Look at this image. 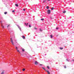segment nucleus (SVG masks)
<instances>
[{
    "mask_svg": "<svg viewBox=\"0 0 74 74\" xmlns=\"http://www.w3.org/2000/svg\"><path fill=\"white\" fill-rule=\"evenodd\" d=\"M44 18H42V19H41V21H44Z\"/></svg>",
    "mask_w": 74,
    "mask_h": 74,
    "instance_id": "4be33fe9",
    "label": "nucleus"
},
{
    "mask_svg": "<svg viewBox=\"0 0 74 74\" xmlns=\"http://www.w3.org/2000/svg\"><path fill=\"white\" fill-rule=\"evenodd\" d=\"M42 69L43 70H45V71H47V72L48 74H50V73L49 72V71H47L46 70V69H45V68H44L43 67H42Z\"/></svg>",
    "mask_w": 74,
    "mask_h": 74,
    "instance_id": "f257e3e1",
    "label": "nucleus"
},
{
    "mask_svg": "<svg viewBox=\"0 0 74 74\" xmlns=\"http://www.w3.org/2000/svg\"><path fill=\"white\" fill-rule=\"evenodd\" d=\"M23 10V11H25V9H24Z\"/></svg>",
    "mask_w": 74,
    "mask_h": 74,
    "instance_id": "f704fd0d",
    "label": "nucleus"
},
{
    "mask_svg": "<svg viewBox=\"0 0 74 74\" xmlns=\"http://www.w3.org/2000/svg\"><path fill=\"white\" fill-rule=\"evenodd\" d=\"M10 42H12V45H14V42H13V40H12V38H10Z\"/></svg>",
    "mask_w": 74,
    "mask_h": 74,
    "instance_id": "f03ea898",
    "label": "nucleus"
},
{
    "mask_svg": "<svg viewBox=\"0 0 74 74\" xmlns=\"http://www.w3.org/2000/svg\"><path fill=\"white\" fill-rule=\"evenodd\" d=\"M25 25H26V23H25Z\"/></svg>",
    "mask_w": 74,
    "mask_h": 74,
    "instance_id": "e433bc0d",
    "label": "nucleus"
},
{
    "mask_svg": "<svg viewBox=\"0 0 74 74\" xmlns=\"http://www.w3.org/2000/svg\"><path fill=\"white\" fill-rule=\"evenodd\" d=\"M12 12H15V10H12Z\"/></svg>",
    "mask_w": 74,
    "mask_h": 74,
    "instance_id": "bb28decb",
    "label": "nucleus"
},
{
    "mask_svg": "<svg viewBox=\"0 0 74 74\" xmlns=\"http://www.w3.org/2000/svg\"><path fill=\"white\" fill-rule=\"evenodd\" d=\"M47 0V1H51V0Z\"/></svg>",
    "mask_w": 74,
    "mask_h": 74,
    "instance_id": "c9c22d12",
    "label": "nucleus"
},
{
    "mask_svg": "<svg viewBox=\"0 0 74 74\" xmlns=\"http://www.w3.org/2000/svg\"><path fill=\"white\" fill-rule=\"evenodd\" d=\"M47 68L48 69H49V66H47Z\"/></svg>",
    "mask_w": 74,
    "mask_h": 74,
    "instance_id": "2eb2a0df",
    "label": "nucleus"
},
{
    "mask_svg": "<svg viewBox=\"0 0 74 74\" xmlns=\"http://www.w3.org/2000/svg\"><path fill=\"white\" fill-rule=\"evenodd\" d=\"M51 10H54V8L52 7L51 8Z\"/></svg>",
    "mask_w": 74,
    "mask_h": 74,
    "instance_id": "9d476101",
    "label": "nucleus"
},
{
    "mask_svg": "<svg viewBox=\"0 0 74 74\" xmlns=\"http://www.w3.org/2000/svg\"><path fill=\"white\" fill-rule=\"evenodd\" d=\"M43 3H45L46 2V0H44L43 1Z\"/></svg>",
    "mask_w": 74,
    "mask_h": 74,
    "instance_id": "412c9836",
    "label": "nucleus"
},
{
    "mask_svg": "<svg viewBox=\"0 0 74 74\" xmlns=\"http://www.w3.org/2000/svg\"><path fill=\"white\" fill-rule=\"evenodd\" d=\"M73 60V61H74V60Z\"/></svg>",
    "mask_w": 74,
    "mask_h": 74,
    "instance_id": "4c0bfd02",
    "label": "nucleus"
},
{
    "mask_svg": "<svg viewBox=\"0 0 74 74\" xmlns=\"http://www.w3.org/2000/svg\"><path fill=\"white\" fill-rule=\"evenodd\" d=\"M15 48H16V50H18V47H15Z\"/></svg>",
    "mask_w": 74,
    "mask_h": 74,
    "instance_id": "aec40b11",
    "label": "nucleus"
},
{
    "mask_svg": "<svg viewBox=\"0 0 74 74\" xmlns=\"http://www.w3.org/2000/svg\"><path fill=\"white\" fill-rule=\"evenodd\" d=\"M29 27H31V25H30V24L29 25Z\"/></svg>",
    "mask_w": 74,
    "mask_h": 74,
    "instance_id": "a878e982",
    "label": "nucleus"
},
{
    "mask_svg": "<svg viewBox=\"0 0 74 74\" xmlns=\"http://www.w3.org/2000/svg\"><path fill=\"white\" fill-rule=\"evenodd\" d=\"M49 6H48L46 7V8H47V9H49Z\"/></svg>",
    "mask_w": 74,
    "mask_h": 74,
    "instance_id": "f8f14e48",
    "label": "nucleus"
},
{
    "mask_svg": "<svg viewBox=\"0 0 74 74\" xmlns=\"http://www.w3.org/2000/svg\"><path fill=\"white\" fill-rule=\"evenodd\" d=\"M66 11H64L63 13L64 14H65V13H66Z\"/></svg>",
    "mask_w": 74,
    "mask_h": 74,
    "instance_id": "1a4fd4ad",
    "label": "nucleus"
},
{
    "mask_svg": "<svg viewBox=\"0 0 74 74\" xmlns=\"http://www.w3.org/2000/svg\"><path fill=\"white\" fill-rule=\"evenodd\" d=\"M7 14V12H4V14Z\"/></svg>",
    "mask_w": 74,
    "mask_h": 74,
    "instance_id": "dca6fc26",
    "label": "nucleus"
},
{
    "mask_svg": "<svg viewBox=\"0 0 74 74\" xmlns=\"http://www.w3.org/2000/svg\"><path fill=\"white\" fill-rule=\"evenodd\" d=\"M50 13H51V10H47V14H50Z\"/></svg>",
    "mask_w": 74,
    "mask_h": 74,
    "instance_id": "7ed1b4c3",
    "label": "nucleus"
},
{
    "mask_svg": "<svg viewBox=\"0 0 74 74\" xmlns=\"http://www.w3.org/2000/svg\"><path fill=\"white\" fill-rule=\"evenodd\" d=\"M27 25H28V23H27V25H26V26H27Z\"/></svg>",
    "mask_w": 74,
    "mask_h": 74,
    "instance_id": "72a5a7b5",
    "label": "nucleus"
},
{
    "mask_svg": "<svg viewBox=\"0 0 74 74\" xmlns=\"http://www.w3.org/2000/svg\"><path fill=\"white\" fill-rule=\"evenodd\" d=\"M64 68L65 69L66 68V66H64Z\"/></svg>",
    "mask_w": 74,
    "mask_h": 74,
    "instance_id": "c85d7f7f",
    "label": "nucleus"
},
{
    "mask_svg": "<svg viewBox=\"0 0 74 74\" xmlns=\"http://www.w3.org/2000/svg\"><path fill=\"white\" fill-rule=\"evenodd\" d=\"M40 32H42V30H41V28H40Z\"/></svg>",
    "mask_w": 74,
    "mask_h": 74,
    "instance_id": "b1692460",
    "label": "nucleus"
},
{
    "mask_svg": "<svg viewBox=\"0 0 74 74\" xmlns=\"http://www.w3.org/2000/svg\"><path fill=\"white\" fill-rule=\"evenodd\" d=\"M4 74V72H2L1 73V74Z\"/></svg>",
    "mask_w": 74,
    "mask_h": 74,
    "instance_id": "2f4dec72",
    "label": "nucleus"
},
{
    "mask_svg": "<svg viewBox=\"0 0 74 74\" xmlns=\"http://www.w3.org/2000/svg\"><path fill=\"white\" fill-rule=\"evenodd\" d=\"M10 26V25H8V26H7V27H9V26Z\"/></svg>",
    "mask_w": 74,
    "mask_h": 74,
    "instance_id": "f3484780",
    "label": "nucleus"
},
{
    "mask_svg": "<svg viewBox=\"0 0 74 74\" xmlns=\"http://www.w3.org/2000/svg\"><path fill=\"white\" fill-rule=\"evenodd\" d=\"M25 69H23V71H25Z\"/></svg>",
    "mask_w": 74,
    "mask_h": 74,
    "instance_id": "6ab92c4d",
    "label": "nucleus"
},
{
    "mask_svg": "<svg viewBox=\"0 0 74 74\" xmlns=\"http://www.w3.org/2000/svg\"><path fill=\"white\" fill-rule=\"evenodd\" d=\"M0 23H1V24H3V23H2V21H1Z\"/></svg>",
    "mask_w": 74,
    "mask_h": 74,
    "instance_id": "393cba45",
    "label": "nucleus"
},
{
    "mask_svg": "<svg viewBox=\"0 0 74 74\" xmlns=\"http://www.w3.org/2000/svg\"><path fill=\"white\" fill-rule=\"evenodd\" d=\"M35 64H38V62H37V61H36L35 62Z\"/></svg>",
    "mask_w": 74,
    "mask_h": 74,
    "instance_id": "39448f33",
    "label": "nucleus"
},
{
    "mask_svg": "<svg viewBox=\"0 0 74 74\" xmlns=\"http://www.w3.org/2000/svg\"><path fill=\"white\" fill-rule=\"evenodd\" d=\"M17 52H19V53H20V52H19V50H17Z\"/></svg>",
    "mask_w": 74,
    "mask_h": 74,
    "instance_id": "cd10ccee",
    "label": "nucleus"
},
{
    "mask_svg": "<svg viewBox=\"0 0 74 74\" xmlns=\"http://www.w3.org/2000/svg\"><path fill=\"white\" fill-rule=\"evenodd\" d=\"M22 51H23V52L24 51H25V49H22Z\"/></svg>",
    "mask_w": 74,
    "mask_h": 74,
    "instance_id": "4468645a",
    "label": "nucleus"
},
{
    "mask_svg": "<svg viewBox=\"0 0 74 74\" xmlns=\"http://www.w3.org/2000/svg\"><path fill=\"white\" fill-rule=\"evenodd\" d=\"M19 28V29H20V30L21 31V28Z\"/></svg>",
    "mask_w": 74,
    "mask_h": 74,
    "instance_id": "7c9ffc66",
    "label": "nucleus"
},
{
    "mask_svg": "<svg viewBox=\"0 0 74 74\" xmlns=\"http://www.w3.org/2000/svg\"><path fill=\"white\" fill-rule=\"evenodd\" d=\"M22 37L23 38V39H25V37L24 36H22Z\"/></svg>",
    "mask_w": 74,
    "mask_h": 74,
    "instance_id": "0eeeda50",
    "label": "nucleus"
},
{
    "mask_svg": "<svg viewBox=\"0 0 74 74\" xmlns=\"http://www.w3.org/2000/svg\"><path fill=\"white\" fill-rule=\"evenodd\" d=\"M40 66H42V64H40Z\"/></svg>",
    "mask_w": 74,
    "mask_h": 74,
    "instance_id": "473e14b6",
    "label": "nucleus"
},
{
    "mask_svg": "<svg viewBox=\"0 0 74 74\" xmlns=\"http://www.w3.org/2000/svg\"><path fill=\"white\" fill-rule=\"evenodd\" d=\"M15 6H16V7H18V4H15Z\"/></svg>",
    "mask_w": 74,
    "mask_h": 74,
    "instance_id": "6e6552de",
    "label": "nucleus"
},
{
    "mask_svg": "<svg viewBox=\"0 0 74 74\" xmlns=\"http://www.w3.org/2000/svg\"><path fill=\"white\" fill-rule=\"evenodd\" d=\"M56 30H58V29H59V28L58 27H57L56 28Z\"/></svg>",
    "mask_w": 74,
    "mask_h": 74,
    "instance_id": "5701e85b",
    "label": "nucleus"
},
{
    "mask_svg": "<svg viewBox=\"0 0 74 74\" xmlns=\"http://www.w3.org/2000/svg\"><path fill=\"white\" fill-rule=\"evenodd\" d=\"M34 29H35V30H37V28L36 27H35L34 28Z\"/></svg>",
    "mask_w": 74,
    "mask_h": 74,
    "instance_id": "a211bd4d",
    "label": "nucleus"
},
{
    "mask_svg": "<svg viewBox=\"0 0 74 74\" xmlns=\"http://www.w3.org/2000/svg\"><path fill=\"white\" fill-rule=\"evenodd\" d=\"M53 17H55V16H53L52 17H50V18L51 19H53Z\"/></svg>",
    "mask_w": 74,
    "mask_h": 74,
    "instance_id": "423d86ee",
    "label": "nucleus"
},
{
    "mask_svg": "<svg viewBox=\"0 0 74 74\" xmlns=\"http://www.w3.org/2000/svg\"><path fill=\"white\" fill-rule=\"evenodd\" d=\"M17 26H18V28H19V25H17Z\"/></svg>",
    "mask_w": 74,
    "mask_h": 74,
    "instance_id": "c756f323",
    "label": "nucleus"
},
{
    "mask_svg": "<svg viewBox=\"0 0 74 74\" xmlns=\"http://www.w3.org/2000/svg\"><path fill=\"white\" fill-rule=\"evenodd\" d=\"M50 37H51V38H52L53 37V36L52 35H50Z\"/></svg>",
    "mask_w": 74,
    "mask_h": 74,
    "instance_id": "9b49d317",
    "label": "nucleus"
},
{
    "mask_svg": "<svg viewBox=\"0 0 74 74\" xmlns=\"http://www.w3.org/2000/svg\"><path fill=\"white\" fill-rule=\"evenodd\" d=\"M1 27H2V28L3 27L4 29V26H3V24H1Z\"/></svg>",
    "mask_w": 74,
    "mask_h": 74,
    "instance_id": "20e7f679",
    "label": "nucleus"
},
{
    "mask_svg": "<svg viewBox=\"0 0 74 74\" xmlns=\"http://www.w3.org/2000/svg\"><path fill=\"white\" fill-rule=\"evenodd\" d=\"M63 49V48L62 47H60V49L61 50Z\"/></svg>",
    "mask_w": 74,
    "mask_h": 74,
    "instance_id": "ddd939ff",
    "label": "nucleus"
}]
</instances>
